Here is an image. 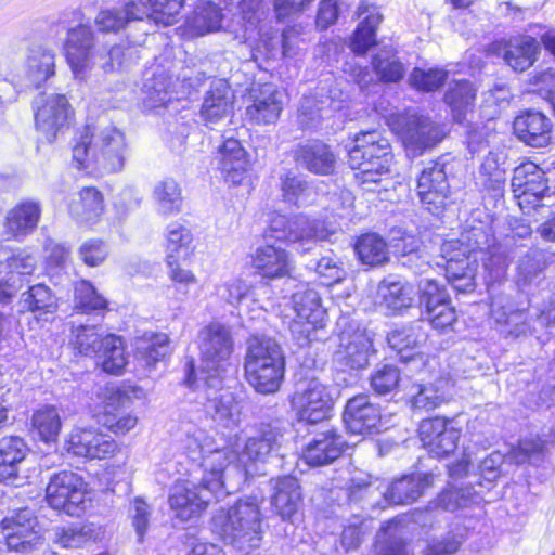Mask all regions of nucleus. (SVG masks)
<instances>
[{
    "instance_id": "c756f323",
    "label": "nucleus",
    "mask_w": 555,
    "mask_h": 555,
    "mask_svg": "<svg viewBox=\"0 0 555 555\" xmlns=\"http://www.w3.org/2000/svg\"><path fill=\"white\" fill-rule=\"evenodd\" d=\"M271 363L285 364V357L278 341L267 336H253L247 340L244 372L254 373L272 366Z\"/></svg>"
},
{
    "instance_id": "2eb2a0df",
    "label": "nucleus",
    "mask_w": 555,
    "mask_h": 555,
    "mask_svg": "<svg viewBox=\"0 0 555 555\" xmlns=\"http://www.w3.org/2000/svg\"><path fill=\"white\" fill-rule=\"evenodd\" d=\"M236 460L237 455L232 449L217 448L214 444L201 462L202 480L206 487L212 489L216 500L225 498L234 490V486L229 479V473L231 469H238L236 466L230 467Z\"/></svg>"
},
{
    "instance_id": "c03bdc74",
    "label": "nucleus",
    "mask_w": 555,
    "mask_h": 555,
    "mask_svg": "<svg viewBox=\"0 0 555 555\" xmlns=\"http://www.w3.org/2000/svg\"><path fill=\"white\" fill-rule=\"evenodd\" d=\"M354 250L360 262L369 268H376L389 261L388 245L376 233L361 235L356 242Z\"/></svg>"
},
{
    "instance_id": "e433bc0d",
    "label": "nucleus",
    "mask_w": 555,
    "mask_h": 555,
    "mask_svg": "<svg viewBox=\"0 0 555 555\" xmlns=\"http://www.w3.org/2000/svg\"><path fill=\"white\" fill-rule=\"evenodd\" d=\"M142 92L143 105L147 109L163 107L172 100L180 98V92L176 89L172 77L164 70L154 72L150 78H146Z\"/></svg>"
},
{
    "instance_id": "0eeeda50",
    "label": "nucleus",
    "mask_w": 555,
    "mask_h": 555,
    "mask_svg": "<svg viewBox=\"0 0 555 555\" xmlns=\"http://www.w3.org/2000/svg\"><path fill=\"white\" fill-rule=\"evenodd\" d=\"M387 122L390 129L399 135L411 157L422 155L444 137L443 130L430 118L413 113L391 114Z\"/></svg>"
},
{
    "instance_id": "58836bf2",
    "label": "nucleus",
    "mask_w": 555,
    "mask_h": 555,
    "mask_svg": "<svg viewBox=\"0 0 555 555\" xmlns=\"http://www.w3.org/2000/svg\"><path fill=\"white\" fill-rule=\"evenodd\" d=\"M104 210L103 196L95 188H83L68 205L69 215L80 224L98 222Z\"/></svg>"
},
{
    "instance_id": "680f3d73",
    "label": "nucleus",
    "mask_w": 555,
    "mask_h": 555,
    "mask_svg": "<svg viewBox=\"0 0 555 555\" xmlns=\"http://www.w3.org/2000/svg\"><path fill=\"white\" fill-rule=\"evenodd\" d=\"M372 66L378 78L384 82H397L404 76V66L397 56L382 51L373 56Z\"/></svg>"
},
{
    "instance_id": "4be33fe9",
    "label": "nucleus",
    "mask_w": 555,
    "mask_h": 555,
    "mask_svg": "<svg viewBox=\"0 0 555 555\" xmlns=\"http://www.w3.org/2000/svg\"><path fill=\"white\" fill-rule=\"evenodd\" d=\"M371 350L372 340L364 330L357 327L354 332L343 331L334 361L343 370H363L369 365Z\"/></svg>"
},
{
    "instance_id": "412c9836",
    "label": "nucleus",
    "mask_w": 555,
    "mask_h": 555,
    "mask_svg": "<svg viewBox=\"0 0 555 555\" xmlns=\"http://www.w3.org/2000/svg\"><path fill=\"white\" fill-rule=\"evenodd\" d=\"M67 451L86 459H107L113 456L118 446L108 435L95 428H75L66 439Z\"/></svg>"
},
{
    "instance_id": "bf43d9fd",
    "label": "nucleus",
    "mask_w": 555,
    "mask_h": 555,
    "mask_svg": "<svg viewBox=\"0 0 555 555\" xmlns=\"http://www.w3.org/2000/svg\"><path fill=\"white\" fill-rule=\"evenodd\" d=\"M75 308L85 313L104 311L107 300L86 280L75 284Z\"/></svg>"
},
{
    "instance_id": "3c124183",
    "label": "nucleus",
    "mask_w": 555,
    "mask_h": 555,
    "mask_svg": "<svg viewBox=\"0 0 555 555\" xmlns=\"http://www.w3.org/2000/svg\"><path fill=\"white\" fill-rule=\"evenodd\" d=\"M482 501L481 494L473 486L450 487L438 498V505L444 511L455 512L479 505Z\"/></svg>"
},
{
    "instance_id": "864d4df0",
    "label": "nucleus",
    "mask_w": 555,
    "mask_h": 555,
    "mask_svg": "<svg viewBox=\"0 0 555 555\" xmlns=\"http://www.w3.org/2000/svg\"><path fill=\"white\" fill-rule=\"evenodd\" d=\"M193 235L189 228L172 222L166 231V259H185L192 251Z\"/></svg>"
},
{
    "instance_id": "a18cd8bd",
    "label": "nucleus",
    "mask_w": 555,
    "mask_h": 555,
    "mask_svg": "<svg viewBox=\"0 0 555 555\" xmlns=\"http://www.w3.org/2000/svg\"><path fill=\"white\" fill-rule=\"evenodd\" d=\"M94 357L103 371L113 375L121 374L128 362L122 339L113 334L104 336Z\"/></svg>"
},
{
    "instance_id": "79ce46f5",
    "label": "nucleus",
    "mask_w": 555,
    "mask_h": 555,
    "mask_svg": "<svg viewBox=\"0 0 555 555\" xmlns=\"http://www.w3.org/2000/svg\"><path fill=\"white\" fill-rule=\"evenodd\" d=\"M479 256L483 262L485 280L488 286L492 287L495 283H501L505 279L509 263L506 248L498 244L495 237L490 235L489 246H485L483 250L478 249Z\"/></svg>"
},
{
    "instance_id": "0e129e2a",
    "label": "nucleus",
    "mask_w": 555,
    "mask_h": 555,
    "mask_svg": "<svg viewBox=\"0 0 555 555\" xmlns=\"http://www.w3.org/2000/svg\"><path fill=\"white\" fill-rule=\"evenodd\" d=\"M22 305L30 311L50 312L55 308V297L44 284H36L22 295Z\"/></svg>"
},
{
    "instance_id": "1a4fd4ad",
    "label": "nucleus",
    "mask_w": 555,
    "mask_h": 555,
    "mask_svg": "<svg viewBox=\"0 0 555 555\" xmlns=\"http://www.w3.org/2000/svg\"><path fill=\"white\" fill-rule=\"evenodd\" d=\"M198 348L202 356L199 376H224L228 361L233 352V339L229 326L214 321L198 333Z\"/></svg>"
},
{
    "instance_id": "09e8293b",
    "label": "nucleus",
    "mask_w": 555,
    "mask_h": 555,
    "mask_svg": "<svg viewBox=\"0 0 555 555\" xmlns=\"http://www.w3.org/2000/svg\"><path fill=\"white\" fill-rule=\"evenodd\" d=\"M99 528L93 524L81 526L56 527L51 533L54 543L64 548H78L83 544L96 540Z\"/></svg>"
},
{
    "instance_id": "72a5a7b5",
    "label": "nucleus",
    "mask_w": 555,
    "mask_h": 555,
    "mask_svg": "<svg viewBox=\"0 0 555 555\" xmlns=\"http://www.w3.org/2000/svg\"><path fill=\"white\" fill-rule=\"evenodd\" d=\"M273 494L271 504L276 514L284 520H293L301 503L298 480L293 476H282L271 480Z\"/></svg>"
},
{
    "instance_id": "a19ab883",
    "label": "nucleus",
    "mask_w": 555,
    "mask_h": 555,
    "mask_svg": "<svg viewBox=\"0 0 555 555\" xmlns=\"http://www.w3.org/2000/svg\"><path fill=\"white\" fill-rule=\"evenodd\" d=\"M232 94L229 85L224 80H215L207 92L201 115L207 124L218 122L224 118L232 108Z\"/></svg>"
},
{
    "instance_id": "ea45409f",
    "label": "nucleus",
    "mask_w": 555,
    "mask_h": 555,
    "mask_svg": "<svg viewBox=\"0 0 555 555\" xmlns=\"http://www.w3.org/2000/svg\"><path fill=\"white\" fill-rule=\"evenodd\" d=\"M40 215L39 202L23 201L8 212L5 229L14 237L25 236L37 228Z\"/></svg>"
},
{
    "instance_id": "e2e57ef3",
    "label": "nucleus",
    "mask_w": 555,
    "mask_h": 555,
    "mask_svg": "<svg viewBox=\"0 0 555 555\" xmlns=\"http://www.w3.org/2000/svg\"><path fill=\"white\" fill-rule=\"evenodd\" d=\"M446 279L457 293H472L476 286V262L454 267L452 263L446 266Z\"/></svg>"
},
{
    "instance_id": "774afa93",
    "label": "nucleus",
    "mask_w": 555,
    "mask_h": 555,
    "mask_svg": "<svg viewBox=\"0 0 555 555\" xmlns=\"http://www.w3.org/2000/svg\"><path fill=\"white\" fill-rule=\"evenodd\" d=\"M420 306L423 311L437 308L441 305L450 304L449 295L437 281L433 279H424L420 282Z\"/></svg>"
},
{
    "instance_id": "4d7b16f0",
    "label": "nucleus",
    "mask_w": 555,
    "mask_h": 555,
    "mask_svg": "<svg viewBox=\"0 0 555 555\" xmlns=\"http://www.w3.org/2000/svg\"><path fill=\"white\" fill-rule=\"evenodd\" d=\"M504 157L493 151H488L487 156L481 163L479 169V179L483 188L494 191L499 194L505 183V171L501 167Z\"/></svg>"
},
{
    "instance_id": "423d86ee",
    "label": "nucleus",
    "mask_w": 555,
    "mask_h": 555,
    "mask_svg": "<svg viewBox=\"0 0 555 555\" xmlns=\"http://www.w3.org/2000/svg\"><path fill=\"white\" fill-rule=\"evenodd\" d=\"M433 480L431 474L403 476L380 492L379 487L373 485L371 475L359 472L350 479L348 496L350 501H360L364 498H373L375 494H383L385 504H410L431 487Z\"/></svg>"
},
{
    "instance_id": "69168bd1",
    "label": "nucleus",
    "mask_w": 555,
    "mask_h": 555,
    "mask_svg": "<svg viewBox=\"0 0 555 555\" xmlns=\"http://www.w3.org/2000/svg\"><path fill=\"white\" fill-rule=\"evenodd\" d=\"M214 444V439L201 428L188 430L183 440L185 453L194 462H202Z\"/></svg>"
},
{
    "instance_id": "393cba45",
    "label": "nucleus",
    "mask_w": 555,
    "mask_h": 555,
    "mask_svg": "<svg viewBox=\"0 0 555 555\" xmlns=\"http://www.w3.org/2000/svg\"><path fill=\"white\" fill-rule=\"evenodd\" d=\"M450 192L444 165L439 162H430L421 172L417 179V194L423 205L428 210H435L446 205Z\"/></svg>"
},
{
    "instance_id": "cd10ccee",
    "label": "nucleus",
    "mask_w": 555,
    "mask_h": 555,
    "mask_svg": "<svg viewBox=\"0 0 555 555\" xmlns=\"http://www.w3.org/2000/svg\"><path fill=\"white\" fill-rule=\"evenodd\" d=\"M347 446L344 437L335 429L317 434L302 452L305 462L310 466H324L333 463Z\"/></svg>"
},
{
    "instance_id": "f03ea898",
    "label": "nucleus",
    "mask_w": 555,
    "mask_h": 555,
    "mask_svg": "<svg viewBox=\"0 0 555 555\" xmlns=\"http://www.w3.org/2000/svg\"><path fill=\"white\" fill-rule=\"evenodd\" d=\"M260 502L256 496H247L228 509H218L211 518L212 532L238 552L258 548L263 534Z\"/></svg>"
},
{
    "instance_id": "aec40b11",
    "label": "nucleus",
    "mask_w": 555,
    "mask_h": 555,
    "mask_svg": "<svg viewBox=\"0 0 555 555\" xmlns=\"http://www.w3.org/2000/svg\"><path fill=\"white\" fill-rule=\"evenodd\" d=\"M249 101L245 112L247 119L255 125H273L283 111L284 93L275 86L264 83L249 90Z\"/></svg>"
},
{
    "instance_id": "8fccbe9b",
    "label": "nucleus",
    "mask_w": 555,
    "mask_h": 555,
    "mask_svg": "<svg viewBox=\"0 0 555 555\" xmlns=\"http://www.w3.org/2000/svg\"><path fill=\"white\" fill-rule=\"evenodd\" d=\"M153 198L160 215L170 216L181 211V189L173 179L159 181L154 186Z\"/></svg>"
},
{
    "instance_id": "603ef678",
    "label": "nucleus",
    "mask_w": 555,
    "mask_h": 555,
    "mask_svg": "<svg viewBox=\"0 0 555 555\" xmlns=\"http://www.w3.org/2000/svg\"><path fill=\"white\" fill-rule=\"evenodd\" d=\"M475 99L476 89L467 80L452 82L444 94L446 103L452 108L454 118L459 121L473 107Z\"/></svg>"
},
{
    "instance_id": "de8ad7c7",
    "label": "nucleus",
    "mask_w": 555,
    "mask_h": 555,
    "mask_svg": "<svg viewBox=\"0 0 555 555\" xmlns=\"http://www.w3.org/2000/svg\"><path fill=\"white\" fill-rule=\"evenodd\" d=\"M184 0H141L137 2L142 21H153L164 26L172 25L181 12Z\"/></svg>"
},
{
    "instance_id": "7ed1b4c3",
    "label": "nucleus",
    "mask_w": 555,
    "mask_h": 555,
    "mask_svg": "<svg viewBox=\"0 0 555 555\" xmlns=\"http://www.w3.org/2000/svg\"><path fill=\"white\" fill-rule=\"evenodd\" d=\"M126 141L124 133L114 126L91 131L87 128L73 147V158L79 167L98 164L108 172L122 169Z\"/></svg>"
},
{
    "instance_id": "f704fd0d",
    "label": "nucleus",
    "mask_w": 555,
    "mask_h": 555,
    "mask_svg": "<svg viewBox=\"0 0 555 555\" xmlns=\"http://www.w3.org/2000/svg\"><path fill=\"white\" fill-rule=\"evenodd\" d=\"M282 434L279 428L262 425L251 437L247 438L242 452V461L266 463L281 446Z\"/></svg>"
},
{
    "instance_id": "2f4dec72",
    "label": "nucleus",
    "mask_w": 555,
    "mask_h": 555,
    "mask_svg": "<svg viewBox=\"0 0 555 555\" xmlns=\"http://www.w3.org/2000/svg\"><path fill=\"white\" fill-rule=\"evenodd\" d=\"M137 2L141 0H120L116 7L101 9L94 18L99 31L118 34L132 22L142 21Z\"/></svg>"
},
{
    "instance_id": "ddd939ff",
    "label": "nucleus",
    "mask_w": 555,
    "mask_h": 555,
    "mask_svg": "<svg viewBox=\"0 0 555 555\" xmlns=\"http://www.w3.org/2000/svg\"><path fill=\"white\" fill-rule=\"evenodd\" d=\"M37 130L48 142H52L57 133L68 126L70 105L63 94L41 93L33 102Z\"/></svg>"
},
{
    "instance_id": "39448f33",
    "label": "nucleus",
    "mask_w": 555,
    "mask_h": 555,
    "mask_svg": "<svg viewBox=\"0 0 555 555\" xmlns=\"http://www.w3.org/2000/svg\"><path fill=\"white\" fill-rule=\"evenodd\" d=\"M193 361L188 363L186 383L203 391L205 413L218 426L235 428L241 423L242 404L237 397L222 387L224 376L207 375L196 377Z\"/></svg>"
},
{
    "instance_id": "a211bd4d",
    "label": "nucleus",
    "mask_w": 555,
    "mask_h": 555,
    "mask_svg": "<svg viewBox=\"0 0 555 555\" xmlns=\"http://www.w3.org/2000/svg\"><path fill=\"white\" fill-rule=\"evenodd\" d=\"M490 234L482 227H472L461 233L460 238L444 241L440 247L441 258L446 261L443 264L454 267L467 264V262H477L478 249L483 250L489 246Z\"/></svg>"
},
{
    "instance_id": "f257e3e1",
    "label": "nucleus",
    "mask_w": 555,
    "mask_h": 555,
    "mask_svg": "<svg viewBox=\"0 0 555 555\" xmlns=\"http://www.w3.org/2000/svg\"><path fill=\"white\" fill-rule=\"evenodd\" d=\"M64 50L66 61L77 79H85L94 67L104 73H113L127 65L126 49L121 44L98 47L95 34L87 24H79L68 30Z\"/></svg>"
},
{
    "instance_id": "7c9ffc66",
    "label": "nucleus",
    "mask_w": 555,
    "mask_h": 555,
    "mask_svg": "<svg viewBox=\"0 0 555 555\" xmlns=\"http://www.w3.org/2000/svg\"><path fill=\"white\" fill-rule=\"evenodd\" d=\"M218 167L225 181L233 185L241 184L249 169L247 153L241 142L233 138L223 141L218 151Z\"/></svg>"
},
{
    "instance_id": "052dcab7",
    "label": "nucleus",
    "mask_w": 555,
    "mask_h": 555,
    "mask_svg": "<svg viewBox=\"0 0 555 555\" xmlns=\"http://www.w3.org/2000/svg\"><path fill=\"white\" fill-rule=\"evenodd\" d=\"M426 340V334L418 324H410L391 331L387 336L389 346L402 353L404 350L414 349Z\"/></svg>"
},
{
    "instance_id": "9b49d317",
    "label": "nucleus",
    "mask_w": 555,
    "mask_h": 555,
    "mask_svg": "<svg viewBox=\"0 0 555 555\" xmlns=\"http://www.w3.org/2000/svg\"><path fill=\"white\" fill-rule=\"evenodd\" d=\"M46 499L52 508L79 516L86 509L87 483L77 473L59 472L50 477Z\"/></svg>"
},
{
    "instance_id": "5fc2aeb1",
    "label": "nucleus",
    "mask_w": 555,
    "mask_h": 555,
    "mask_svg": "<svg viewBox=\"0 0 555 555\" xmlns=\"http://www.w3.org/2000/svg\"><path fill=\"white\" fill-rule=\"evenodd\" d=\"M272 366L255 371L254 373H245L247 383L259 393H275L284 379L285 364L278 365L271 363Z\"/></svg>"
},
{
    "instance_id": "4468645a",
    "label": "nucleus",
    "mask_w": 555,
    "mask_h": 555,
    "mask_svg": "<svg viewBox=\"0 0 555 555\" xmlns=\"http://www.w3.org/2000/svg\"><path fill=\"white\" fill-rule=\"evenodd\" d=\"M10 551L27 554L42 544L38 521L34 512L23 508L1 521Z\"/></svg>"
},
{
    "instance_id": "13d9d810",
    "label": "nucleus",
    "mask_w": 555,
    "mask_h": 555,
    "mask_svg": "<svg viewBox=\"0 0 555 555\" xmlns=\"http://www.w3.org/2000/svg\"><path fill=\"white\" fill-rule=\"evenodd\" d=\"M31 422L43 441L50 442L57 438L62 423L55 406L47 405L37 410L33 414Z\"/></svg>"
},
{
    "instance_id": "dca6fc26",
    "label": "nucleus",
    "mask_w": 555,
    "mask_h": 555,
    "mask_svg": "<svg viewBox=\"0 0 555 555\" xmlns=\"http://www.w3.org/2000/svg\"><path fill=\"white\" fill-rule=\"evenodd\" d=\"M215 499V492L201 480L197 485L192 480H178L171 488L169 505L177 518L182 521L197 517Z\"/></svg>"
},
{
    "instance_id": "9d476101",
    "label": "nucleus",
    "mask_w": 555,
    "mask_h": 555,
    "mask_svg": "<svg viewBox=\"0 0 555 555\" xmlns=\"http://www.w3.org/2000/svg\"><path fill=\"white\" fill-rule=\"evenodd\" d=\"M291 406L299 421L320 423L331 415L334 389L319 378L299 382L291 397Z\"/></svg>"
},
{
    "instance_id": "b1692460",
    "label": "nucleus",
    "mask_w": 555,
    "mask_h": 555,
    "mask_svg": "<svg viewBox=\"0 0 555 555\" xmlns=\"http://www.w3.org/2000/svg\"><path fill=\"white\" fill-rule=\"evenodd\" d=\"M102 405L98 422L116 435H125L138 424V417L122 410L127 398L116 388L106 387L101 392Z\"/></svg>"
},
{
    "instance_id": "c9c22d12",
    "label": "nucleus",
    "mask_w": 555,
    "mask_h": 555,
    "mask_svg": "<svg viewBox=\"0 0 555 555\" xmlns=\"http://www.w3.org/2000/svg\"><path fill=\"white\" fill-rule=\"evenodd\" d=\"M254 268L267 279H278L291 273L292 261L281 246L266 244L256 249L253 256Z\"/></svg>"
},
{
    "instance_id": "473e14b6",
    "label": "nucleus",
    "mask_w": 555,
    "mask_h": 555,
    "mask_svg": "<svg viewBox=\"0 0 555 555\" xmlns=\"http://www.w3.org/2000/svg\"><path fill=\"white\" fill-rule=\"evenodd\" d=\"M540 52V42L535 38L521 35L504 43L502 57L513 70L522 73L537 62Z\"/></svg>"
},
{
    "instance_id": "bb28decb",
    "label": "nucleus",
    "mask_w": 555,
    "mask_h": 555,
    "mask_svg": "<svg viewBox=\"0 0 555 555\" xmlns=\"http://www.w3.org/2000/svg\"><path fill=\"white\" fill-rule=\"evenodd\" d=\"M293 157L296 164L315 175L334 171L336 157L330 145L321 140H307L296 145Z\"/></svg>"
},
{
    "instance_id": "5701e85b",
    "label": "nucleus",
    "mask_w": 555,
    "mask_h": 555,
    "mask_svg": "<svg viewBox=\"0 0 555 555\" xmlns=\"http://www.w3.org/2000/svg\"><path fill=\"white\" fill-rule=\"evenodd\" d=\"M343 420L347 429L357 435L378 433L383 426L379 406L371 403L366 395L347 401Z\"/></svg>"
},
{
    "instance_id": "f3484780",
    "label": "nucleus",
    "mask_w": 555,
    "mask_h": 555,
    "mask_svg": "<svg viewBox=\"0 0 555 555\" xmlns=\"http://www.w3.org/2000/svg\"><path fill=\"white\" fill-rule=\"evenodd\" d=\"M511 186L522 211L539 206L550 191L545 172L534 163L528 162L514 169Z\"/></svg>"
},
{
    "instance_id": "6e6552de",
    "label": "nucleus",
    "mask_w": 555,
    "mask_h": 555,
    "mask_svg": "<svg viewBox=\"0 0 555 555\" xmlns=\"http://www.w3.org/2000/svg\"><path fill=\"white\" fill-rule=\"evenodd\" d=\"M330 235L331 231L322 221L304 215L292 218L276 215L271 219L266 232V238L296 244L302 253L310 250L318 242L327 240Z\"/></svg>"
},
{
    "instance_id": "4c0bfd02",
    "label": "nucleus",
    "mask_w": 555,
    "mask_h": 555,
    "mask_svg": "<svg viewBox=\"0 0 555 555\" xmlns=\"http://www.w3.org/2000/svg\"><path fill=\"white\" fill-rule=\"evenodd\" d=\"M358 16L363 18L353 33L350 48L356 54L363 55L376 43V29L383 16L376 7L364 2L358 8Z\"/></svg>"
},
{
    "instance_id": "f8f14e48",
    "label": "nucleus",
    "mask_w": 555,
    "mask_h": 555,
    "mask_svg": "<svg viewBox=\"0 0 555 555\" xmlns=\"http://www.w3.org/2000/svg\"><path fill=\"white\" fill-rule=\"evenodd\" d=\"M292 298L296 318L289 330L298 345L304 346L317 338L318 328L324 327L326 310L319 294L312 288L302 287Z\"/></svg>"
},
{
    "instance_id": "37998d69",
    "label": "nucleus",
    "mask_w": 555,
    "mask_h": 555,
    "mask_svg": "<svg viewBox=\"0 0 555 555\" xmlns=\"http://www.w3.org/2000/svg\"><path fill=\"white\" fill-rule=\"evenodd\" d=\"M27 446L17 436L0 439V480L9 481L17 477V465L27 454Z\"/></svg>"
},
{
    "instance_id": "c85d7f7f",
    "label": "nucleus",
    "mask_w": 555,
    "mask_h": 555,
    "mask_svg": "<svg viewBox=\"0 0 555 555\" xmlns=\"http://www.w3.org/2000/svg\"><path fill=\"white\" fill-rule=\"evenodd\" d=\"M514 131L527 145L544 147L551 142L552 121L541 112L527 111L515 118Z\"/></svg>"
},
{
    "instance_id": "49530a36",
    "label": "nucleus",
    "mask_w": 555,
    "mask_h": 555,
    "mask_svg": "<svg viewBox=\"0 0 555 555\" xmlns=\"http://www.w3.org/2000/svg\"><path fill=\"white\" fill-rule=\"evenodd\" d=\"M223 20L221 8L211 1L199 2L193 14L188 17L186 26L195 36H204L219 30Z\"/></svg>"
},
{
    "instance_id": "6ab92c4d",
    "label": "nucleus",
    "mask_w": 555,
    "mask_h": 555,
    "mask_svg": "<svg viewBox=\"0 0 555 555\" xmlns=\"http://www.w3.org/2000/svg\"><path fill=\"white\" fill-rule=\"evenodd\" d=\"M451 421L442 417L423 420L418 435L423 447L436 457L450 455L457 448L461 430L451 425Z\"/></svg>"
},
{
    "instance_id": "6e6d98bb",
    "label": "nucleus",
    "mask_w": 555,
    "mask_h": 555,
    "mask_svg": "<svg viewBox=\"0 0 555 555\" xmlns=\"http://www.w3.org/2000/svg\"><path fill=\"white\" fill-rule=\"evenodd\" d=\"M382 298L380 306L385 307L390 313H401L412 305L410 288L399 282L384 281L378 288Z\"/></svg>"
},
{
    "instance_id": "20e7f679",
    "label": "nucleus",
    "mask_w": 555,
    "mask_h": 555,
    "mask_svg": "<svg viewBox=\"0 0 555 555\" xmlns=\"http://www.w3.org/2000/svg\"><path fill=\"white\" fill-rule=\"evenodd\" d=\"M392 158L389 140L376 130L359 133L349 150V164L360 170L356 177L362 185L378 183L389 172Z\"/></svg>"
},
{
    "instance_id": "338daca9",
    "label": "nucleus",
    "mask_w": 555,
    "mask_h": 555,
    "mask_svg": "<svg viewBox=\"0 0 555 555\" xmlns=\"http://www.w3.org/2000/svg\"><path fill=\"white\" fill-rule=\"evenodd\" d=\"M281 190L284 201L297 206L307 202L310 192L308 183L292 172L281 177Z\"/></svg>"
},
{
    "instance_id": "a878e982",
    "label": "nucleus",
    "mask_w": 555,
    "mask_h": 555,
    "mask_svg": "<svg viewBox=\"0 0 555 555\" xmlns=\"http://www.w3.org/2000/svg\"><path fill=\"white\" fill-rule=\"evenodd\" d=\"M55 75V53L42 44L27 48L22 82L26 88H40Z\"/></svg>"
}]
</instances>
